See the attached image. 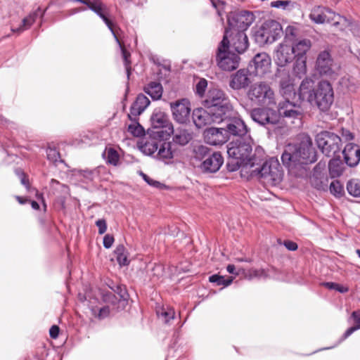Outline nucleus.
<instances>
[{
    "mask_svg": "<svg viewBox=\"0 0 360 360\" xmlns=\"http://www.w3.org/2000/svg\"><path fill=\"white\" fill-rule=\"evenodd\" d=\"M298 95L300 100L307 101L311 105L316 106L323 112L330 110L334 101L333 88L326 80H321L314 86V82L311 79H303L299 88Z\"/></svg>",
    "mask_w": 360,
    "mask_h": 360,
    "instance_id": "nucleus-1",
    "label": "nucleus"
},
{
    "mask_svg": "<svg viewBox=\"0 0 360 360\" xmlns=\"http://www.w3.org/2000/svg\"><path fill=\"white\" fill-rule=\"evenodd\" d=\"M252 140L250 136L236 137L228 143L226 167L229 172L237 171L240 167L253 168L259 164L255 154L252 155Z\"/></svg>",
    "mask_w": 360,
    "mask_h": 360,
    "instance_id": "nucleus-2",
    "label": "nucleus"
},
{
    "mask_svg": "<svg viewBox=\"0 0 360 360\" xmlns=\"http://www.w3.org/2000/svg\"><path fill=\"white\" fill-rule=\"evenodd\" d=\"M281 160L289 169L316 162V151L309 136H304L297 144H288L281 155Z\"/></svg>",
    "mask_w": 360,
    "mask_h": 360,
    "instance_id": "nucleus-3",
    "label": "nucleus"
},
{
    "mask_svg": "<svg viewBox=\"0 0 360 360\" xmlns=\"http://www.w3.org/2000/svg\"><path fill=\"white\" fill-rule=\"evenodd\" d=\"M203 105L221 117H227L233 112V105L225 92L219 89H211L202 101Z\"/></svg>",
    "mask_w": 360,
    "mask_h": 360,
    "instance_id": "nucleus-4",
    "label": "nucleus"
},
{
    "mask_svg": "<svg viewBox=\"0 0 360 360\" xmlns=\"http://www.w3.org/2000/svg\"><path fill=\"white\" fill-rule=\"evenodd\" d=\"M229 44L227 35L224 36L217 47L216 63L221 70L231 72L239 67L240 57L238 53H233L229 49Z\"/></svg>",
    "mask_w": 360,
    "mask_h": 360,
    "instance_id": "nucleus-5",
    "label": "nucleus"
},
{
    "mask_svg": "<svg viewBox=\"0 0 360 360\" xmlns=\"http://www.w3.org/2000/svg\"><path fill=\"white\" fill-rule=\"evenodd\" d=\"M283 34L281 25L276 20H266L253 32L255 41L259 46L272 44Z\"/></svg>",
    "mask_w": 360,
    "mask_h": 360,
    "instance_id": "nucleus-6",
    "label": "nucleus"
},
{
    "mask_svg": "<svg viewBox=\"0 0 360 360\" xmlns=\"http://www.w3.org/2000/svg\"><path fill=\"white\" fill-rule=\"evenodd\" d=\"M315 141L318 148L327 157L341 153L342 139L339 135L330 131H322L316 134Z\"/></svg>",
    "mask_w": 360,
    "mask_h": 360,
    "instance_id": "nucleus-7",
    "label": "nucleus"
},
{
    "mask_svg": "<svg viewBox=\"0 0 360 360\" xmlns=\"http://www.w3.org/2000/svg\"><path fill=\"white\" fill-rule=\"evenodd\" d=\"M247 96L252 103L257 105L276 104L274 92L264 82H256L251 85Z\"/></svg>",
    "mask_w": 360,
    "mask_h": 360,
    "instance_id": "nucleus-8",
    "label": "nucleus"
},
{
    "mask_svg": "<svg viewBox=\"0 0 360 360\" xmlns=\"http://www.w3.org/2000/svg\"><path fill=\"white\" fill-rule=\"evenodd\" d=\"M151 126L156 131L154 134L162 139H167L174 131L172 124L167 115L162 111H155L150 117Z\"/></svg>",
    "mask_w": 360,
    "mask_h": 360,
    "instance_id": "nucleus-9",
    "label": "nucleus"
},
{
    "mask_svg": "<svg viewBox=\"0 0 360 360\" xmlns=\"http://www.w3.org/2000/svg\"><path fill=\"white\" fill-rule=\"evenodd\" d=\"M227 20L229 27L226 30L245 32L253 22L254 15L248 11L233 12L228 15Z\"/></svg>",
    "mask_w": 360,
    "mask_h": 360,
    "instance_id": "nucleus-10",
    "label": "nucleus"
},
{
    "mask_svg": "<svg viewBox=\"0 0 360 360\" xmlns=\"http://www.w3.org/2000/svg\"><path fill=\"white\" fill-rule=\"evenodd\" d=\"M250 115L254 122L267 129L269 126L274 127L279 122V115L276 110L270 108H255Z\"/></svg>",
    "mask_w": 360,
    "mask_h": 360,
    "instance_id": "nucleus-11",
    "label": "nucleus"
},
{
    "mask_svg": "<svg viewBox=\"0 0 360 360\" xmlns=\"http://www.w3.org/2000/svg\"><path fill=\"white\" fill-rule=\"evenodd\" d=\"M192 118L194 124L198 129L213 123L219 124L223 121V118L221 117L219 114L213 112L207 108V110L203 108L195 109L193 112Z\"/></svg>",
    "mask_w": 360,
    "mask_h": 360,
    "instance_id": "nucleus-12",
    "label": "nucleus"
},
{
    "mask_svg": "<svg viewBox=\"0 0 360 360\" xmlns=\"http://www.w3.org/2000/svg\"><path fill=\"white\" fill-rule=\"evenodd\" d=\"M174 120L179 124H186L190 120L191 103L187 98H181L169 103Z\"/></svg>",
    "mask_w": 360,
    "mask_h": 360,
    "instance_id": "nucleus-13",
    "label": "nucleus"
},
{
    "mask_svg": "<svg viewBox=\"0 0 360 360\" xmlns=\"http://www.w3.org/2000/svg\"><path fill=\"white\" fill-rule=\"evenodd\" d=\"M236 112L233 109L232 113L227 117H223V122H226V132L227 136L233 135L236 137L247 136L248 128L242 119L235 115Z\"/></svg>",
    "mask_w": 360,
    "mask_h": 360,
    "instance_id": "nucleus-14",
    "label": "nucleus"
},
{
    "mask_svg": "<svg viewBox=\"0 0 360 360\" xmlns=\"http://www.w3.org/2000/svg\"><path fill=\"white\" fill-rule=\"evenodd\" d=\"M271 60L269 56L264 53L256 54L249 64L250 72L258 77H263L269 72Z\"/></svg>",
    "mask_w": 360,
    "mask_h": 360,
    "instance_id": "nucleus-15",
    "label": "nucleus"
},
{
    "mask_svg": "<svg viewBox=\"0 0 360 360\" xmlns=\"http://www.w3.org/2000/svg\"><path fill=\"white\" fill-rule=\"evenodd\" d=\"M226 35L227 41L229 42V49L232 48L239 55L245 53L248 49V38L245 32L225 30L224 36Z\"/></svg>",
    "mask_w": 360,
    "mask_h": 360,
    "instance_id": "nucleus-16",
    "label": "nucleus"
},
{
    "mask_svg": "<svg viewBox=\"0 0 360 360\" xmlns=\"http://www.w3.org/2000/svg\"><path fill=\"white\" fill-rule=\"evenodd\" d=\"M276 112L279 115V119L281 117L290 119H300L302 115L300 105L290 102L288 98L278 103Z\"/></svg>",
    "mask_w": 360,
    "mask_h": 360,
    "instance_id": "nucleus-17",
    "label": "nucleus"
},
{
    "mask_svg": "<svg viewBox=\"0 0 360 360\" xmlns=\"http://www.w3.org/2000/svg\"><path fill=\"white\" fill-rule=\"evenodd\" d=\"M224 163V158L221 153L213 151L199 166L205 174H214L219 170Z\"/></svg>",
    "mask_w": 360,
    "mask_h": 360,
    "instance_id": "nucleus-18",
    "label": "nucleus"
},
{
    "mask_svg": "<svg viewBox=\"0 0 360 360\" xmlns=\"http://www.w3.org/2000/svg\"><path fill=\"white\" fill-rule=\"evenodd\" d=\"M203 135L205 141L212 146L222 145L229 138L224 128L210 127L205 129Z\"/></svg>",
    "mask_w": 360,
    "mask_h": 360,
    "instance_id": "nucleus-19",
    "label": "nucleus"
},
{
    "mask_svg": "<svg viewBox=\"0 0 360 360\" xmlns=\"http://www.w3.org/2000/svg\"><path fill=\"white\" fill-rule=\"evenodd\" d=\"M276 77L279 78L280 92L283 97L289 98L295 94L293 82L288 71L278 70Z\"/></svg>",
    "mask_w": 360,
    "mask_h": 360,
    "instance_id": "nucleus-20",
    "label": "nucleus"
},
{
    "mask_svg": "<svg viewBox=\"0 0 360 360\" xmlns=\"http://www.w3.org/2000/svg\"><path fill=\"white\" fill-rule=\"evenodd\" d=\"M248 69H240L231 75L229 85L233 90L245 89L250 83Z\"/></svg>",
    "mask_w": 360,
    "mask_h": 360,
    "instance_id": "nucleus-21",
    "label": "nucleus"
},
{
    "mask_svg": "<svg viewBox=\"0 0 360 360\" xmlns=\"http://www.w3.org/2000/svg\"><path fill=\"white\" fill-rule=\"evenodd\" d=\"M88 8L98 15L103 20L112 34L115 35L112 23L108 18L109 9L107 6L104 4L101 0H93L91 1Z\"/></svg>",
    "mask_w": 360,
    "mask_h": 360,
    "instance_id": "nucleus-22",
    "label": "nucleus"
},
{
    "mask_svg": "<svg viewBox=\"0 0 360 360\" xmlns=\"http://www.w3.org/2000/svg\"><path fill=\"white\" fill-rule=\"evenodd\" d=\"M292 50L291 46L281 44L275 52L276 63L280 67H284L291 63L295 58Z\"/></svg>",
    "mask_w": 360,
    "mask_h": 360,
    "instance_id": "nucleus-23",
    "label": "nucleus"
},
{
    "mask_svg": "<svg viewBox=\"0 0 360 360\" xmlns=\"http://www.w3.org/2000/svg\"><path fill=\"white\" fill-rule=\"evenodd\" d=\"M166 140L160 139V143L155 157L160 160L168 163L174 158L176 150L173 148V143L166 141Z\"/></svg>",
    "mask_w": 360,
    "mask_h": 360,
    "instance_id": "nucleus-24",
    "label": "nucleus"
},
{
    "mask_svg": "<svg viewBox=\"0 0 360 360\" xmlns=\"http://www.w3.org/2000/svg\"><path fill=\"white\" fill-rule=\"evenodd\" d=\"M341 153L343 155L345 162L349 167L356 166L360 161V148L356 144H347Z\"/></svg>",
    "mask_w": 360,
    "mask_h": 360,
    "instance_id": "nucleus-25",
    "label": "nucleus"
},
{
    "mask_svg": "<svg viewBox=\"0 0 360 360\" xmlns=\"http://www.w3.org/2000/svg\"><path fill=\"white\" fill-rule=\"evenodd\" d=\"M332 59L328 51L321 52L316 62V68L321 75H330L332 70Z\"/></svg>",
    "mask_w": 360,
    "mask_h": 360,
    "instance_id": "nucleus-26",
    "label": "nucleus"
},
{
    "mask_svg": "<svg viewBox=\"0 0 360 360\" xmlns=\"http://www.w3.org/2000/svg\"><path fill=\"white\" fill-rule=\"evenodd\" d=\"M326 13L333 14L334 16L335 15V13L331 9L322 6H317L311 10L309 14V18L316 24H323L326 22H332L334 19L333 18H328Z\"/></svg>",
    "mask_w": 360,
    "mask_h": 360,
    "instance_id": "nucleus-27",
    "label": "nucleus"
},
{
    "mask_svg": "<svg viewBox=\"0 0 360 360\" xmlns=\"http://www.w3.org/2000/svg\"><path fill=\"white\" fill-rule=\"evenodd\" d=\"M150 103V100L145 95L143 94H139L130 108V113L128 115L129 118L131 119V117H136L140 115Z\"/></svg>",
    "mask_w": 360,
    "mask_h": 360,
    "instance_id": "nucleus-28",
    "label": "nucleus"
},
{
    "mask_svg": "<svg viewBox=\"0 0 360 360\" xmlns=\"http://www.w3.org/2000/svg\"><path fill=\"white\" fill-rule=\"evenodd\" d=\"M45 11L46 9L42 11L41 8L39 7L37 11H34L33 13H30L28 16L23 18L22 20V24L19 27L14 28L12 26L11 31L13 32H16L19 34L29 29L39 16L42 17L44 15Z\"/></svg>",
    "mask_w": 360,
    "mask_h": 360,
    "instance_id": "nucleus-29",
    "label": "nucleus"
},
{
    "mask_svg": "<svg viewBox=\"0 0 360 360\" xmlns=\"http://www.w3.org/2000/svg\"><path fill=\"white\" fill-rule=\"evenodd\" d=\"M172 134H173V144L175 143L181 146L187 145L193 139L192 133L186 129L178 128L175 131L174 130Z\"/></svg>",
    "mask_w": 360,
    "mask_h": 360,
    "instance_id": "nucleus-30",
    "label": "nucleus"
},
{
    "mask_svg": "<svg viewBox=\"0 0 360 360\" xmlns=\"http://www.w3.org/2000/svg\"><path fill=\"white\" fill-rule=\"evenodd\" d=\"M257 160H260V161L257 160V162L259 164L256 165L255 167L251 168V175L257 176L259 177L264 178L267 180L269 176V171L271 167V163H273V162H275L276 159L271 158L269 160L265 161L261 166H259V164L262 162V159L257 158Z\"/></svg>",
    "mask_w": 360,
    "mask_h": 360,
    "instance_id": "nucleus-31",
    "label": "nucleus"
},
{
    "mask_svg": "<svg viewBox=\"0 0 360 360\" xmlns=\"http://www.w3.org/2000/svg\"><path fill=\"white\" fill-rule=\"evenodd\" d=\"M311 46V41L307 39H304L297 42L295 41L293 45L291 46L292 53L295 56V58H306L305 55L309 50Z\"/></svg>",
    "mask_w": 360,
    "mask_h": 360,
    "instance_id": "nucleus-32",
    "label": "nucleus"
},
{
    "mask_svg": "<svg viewBox=\"0 0 360 360\" xmlns=\"http://www.w3.org/2000/svg\"><path fill=\"white\" fill-rule=\"evenodd\" d=\"M331 159L328 162L329 173L331 177L340 176L343 172V163L341 160V153L339 155L330 156Z\"/></svg>",
    "mask_w": 360,
    "mask_h": 360,
    "instance_id": "nucleus-33",
    "label": "nucleus"
},
{
    "mask_svg": "<svg viewBox=\"0 0 360 360\" xmlns=\"http://www.w3.org/2000/svg\"><path fill=\"white\" fill-rule=\"evenodd\" d=\"M144 92L154 101L161 98L163 93L162 84L158 82H150L143 88Z\"/></svg>",
    "mask_w": 360,
    "mask_h": 360,
    "instance_id": "nucleus-34",
    "label": "nucleus"
},
{
    "mask_svg": "<svg viewBox=\"0 0 360 360\" xmlns=\"http://www.w3.org/2000/svg\"><path fill=\"white\" fill-rule=\"evenodd\" d=\"M283 171L279 162L276 159L275 162L271 163V167L269 171V176L267 181H271L274 184L279 183L283 179Z\"/></svg>",
    "mask_w": 360,
    "mask_h": 360,
    "instance_id": "nucleus-35",
    "label": "nucleus"
},
{
    "mask_svg": "<svg viewBox=\"0 0 360 360\" xmlns=\"http://www.w3.org/2000/svg\"><path fill=\"white\" fill-rule=\"evenodd\" d=\"M160 143V139H150L146 140L144 143L139 146V148L142 153L147 155H153L157 153L158 146Z\"/></svg>",
    "mask_w": 360,
    "mask_h": 360,
    "instance_id": "nucleus-36",
    "label": "nucleus"
},
{
    "mask_svg": "<svg viewBox=\"0 0 360 360\" xmlns=\"http://www.w3.org/2000/svg\"><path fill=\"white\" fill-rule=\"evenodd\" d=\"M212 152V150L206 146L197 145L193 148V158L202 162Z\"/></svg>",
    "mask_w": 360,
    "mask_h": 360,
    "instance_id": "nucleus-37",
    "label": "nucleus"
},
{
    "mask_svg": "<svg viewBox=\"0 0 360 360\" xmlns=\"http://www.w3.org/2000/svg\"><path fill=\"white\" fill-rule=\"evenodd\" d=\"M156 313L158 318L165 323H169L175 318L174 309L169 306H162L157 309Z\"/></svg>",
    "mask_w": 360,
    "mask_h": 360,
    "instance_id": "nucleus-38",
    "label": "nucleus"
},
{
    "mask_svg": "<svg viewBox=\"0 0 360 360\" xmlns=\"http://www.w3.org/2000/svg\"><path fill=\"white\" fill-rule=\"evenodd\" d=\"M131 123L128 125L127 131L136 137H141L145 134L143 127L139 123L136 117H131Z\"/></svg>",
    "mask_w": 360,
    "mask_h": 360,
    "instance_id": "nucleus-39",
    "label": "nucleus"
},
{
    "mask_svg": "<svg viewBox=\"0 0 360 360\" xmlns=\"http://www.w3.org/2000/svg\"><path fill=\"white\" fill-rule=\"evenodd\" d=\"M352 317L354 319L355 322V326L349 328L345 333L342 335V338L340 340V342L343 341L349 337L354 331L360 329V311H354L352 314Z\"/></svg>",
    "mask_w": 360,
    "mask_h": 360,
    "instance_id": "nucleus-40",
    "label": "nucleus"
},
{
    "mask_svg": "<svg viewBox=\"0 0 360 360\" xmlns=\"http://www.w3.org/2000/svg\"><path fill=\"white\" fill-rule=\"evenodd\" d=\"M113 36L121 48L122 55V58L124 60V66L126 68V72H127V78L129 79V75H130V72H131V67H130L131 62L129 60L130 53L129 51H127L124 46H122L117 35L115 34V35H113Z\"/></svg>",
    "mask_w": 360,
    "mask_h": 360,
    "instance_id": "nucleus-41",
    "label": "nucleus"
},
{
    "mask_svg": "<svg viewBox=\"0 0 360 360\" xmlns=\"http://www.w3.org/2000/svg\"><path fill=\"white\" fill-rule=\"evenodd\" d=\"M347 190L349 195L354 197H360V181L351 179L347 184Z\"/></svg>",
    "mask_w": 360,
    "mask_h": 360,
    "instance_id": "nucleus-42",
    "label": "nucleus"
},
{
    "mask_svg": "<svg viewBox=\"0 0 360 360\" xmlns=\"http://www.w3.org/2000/svg\"><path fill=\"white\" fill-rule=\"evenodd\" d=\"M233 277L226 278L224 276L217 274H214L209 277L210 283H216L217 285H224V287L229 286L233 282Z\"/></svg>",
    "mask_w": 360,
    "mask_h": 360,
    "instance_id": "nucleus-43",
    "label": "nucleus"
},
{
    "mask_svg": "<svg viewBox=\"0 0 360 360\" xmlns=\"http://www.w3.org/2000/svg\"><path fill=\"white\" fill-rule=\"evenodd\" d=\"M294 72L297 77L301 78L306 74V58H297L293 68Z\"/></svg>",
    "mask_w": 360,
    "mask_h": 360,
    "instance_id": "nucleus-44",
    "label": "nucleus"
},
{
    "mask_svg": "<svg viewBox=\"0 0 360 360\" xmlns=\"http://www.w3.org/2000/svg\"><path fill=\"white\" fill-rule=\"evenodd\" d=\"M330 192L334 196L340 198L344 195V188L340 181L334 180L330 184Z\"/></svg>",
    "mask_w": 360,
    "mask_h": 360,
    "instance_id": "nucleus-45",
    "label": "nucleus"
},
{
    "mask_svg": "<svg viewBox=\"0 0 360 360\" xmlns=\"http://www.w3.org/2000/svg\"><path fill=\"white\" fill-rule=\"evenodd\" d=\"M46 152L48 160L52 162L53 163L56 164L57 162H63V160L60 158V153L56 148L49 146L46 148Z\"/></svg>",
    "mask_w": 360,
    "mask_h": 360,
    "instance_id": "nucleus-46",
    "label": "nucleus"
},
{
    "mask_svg": "<svg viewBox=\"0 0 360 360\" xmlns=\"http://www.w3.org/2000/svg\"><path fill=\"white\" fill-rule=\"evenodd\" d=\"M298 35V30L294 26L288 25L285 30V40L294 43Z\"/></svg>",
    "mask_w": 360,
    "mask_h": 360,
    "instance_id": "nucleus-47",
    "label": "nucleus"
},
{
    "mask_svg": "<svg viewBox=\"0 0 360 360\" xmlns=\"http://www.w3.org/2000/svg\"><path fill=\"white\" fill-rule=\"evenodd\" d=\"M120 160V156L116 150L110 148L107 150V162L112 165H117Z\"/></svg>",
    "mask_w": 360,
    "mask_h": 360,
    "instance_id": "nucleus-48",
    "label": "nucleus"
},
{
    "mask_svg": "<svg viewBox=\"0 0 360 360\" xmlns=\"http://www.w3.org/2000/svg\"><path fill=\"white\" fill-rule=\"evenodd\" d=\"M77 174L80 177H83L84 179V183H88L94 180L95 176V171L89 169H79L77 171Z\"/></svg>",
    "mask_w": 360,
    "mask_h": 360,
    "instance_id": "nucleus-49",
    "label": "nucleus"
},
{
    "mask_svg": "<svg viewBox=\"0 0 360 360\" xmlns=\"http://www.w3.org/2000/svg\"><path fill=\"white\" fill-rule=\"evenodd\" d=\"M269 269H259L250 271L251 278H266L269 276Z\"/></svg>",
    "mask_w": 360,
    "mask_h": 360,
    "instance_id": "nucleus-50",
    "label": "nucleus"
},
{
    "mask_svg": "<svg viewBox=\"0 0 360 360\" xmlns=\"http://www.w3.org/2000/svg\"><path fill=\"white\" fill-rule=\"evenodd\" d=\"M207 86V82L205 79H201L196 84L195 91L196 94L202 97L205 94L206 88Z\"/></svg>",
    "mask_w": 360,
    "mask_h": 360,
    "instance_id": "nucleus-51",
    "label": "nucleus"
},
{
    "mask_svg": "<svg viewBox=\"0 0 360 360\" xmlns=\"http://www.w3.org/2000/svg\"><path fill=\"white\" fill-rule=\"evenodd\" d=\"M291 4L290 1L288 0H278L271 2V6L276 8L286 9L287 6Z\"/></svg>",
    "mask_w": 360,
    "mask_h": 360,
    "instance_id": "nucleus-52",
    "label": "nucleus"
},
{
    "mask_svg": "<svg viewBox=\"0 0 360 360\" xmlns=\"http://www.w3.org/2000/svg\"><path fill=\"white\" fill-rule=\"evenodd\" d=\"M212 6L217 10L218 15H222V10L224 6V2L220 0H210Z\"/></svg>",
    "mask_w": 360,
    "mask_h": 360,
    "instance_id": "nucleus-53",
    "label": "nucleus"
},
{
    "mask_svg": "<svg viewBox=\"0 0 360 360\" xmlns=\"http://www.w3.org/2000/svg\"><path fill=\"white\" fill-rule=\"evenodd\" d=\"M15 172L16 175L20 178L21 184L25 187L28 188L29 181L26 176V174L20 169H16Z\"/></svg>",
    "mask_w": 360,
    "mask_h": 360,
    "instance_id": "nucleus-54",
    "label": "nucleus"
},
{
    "mask_svg": "<svg viewBox=\"0 0 360 360\" xmlns=\"http://www.w3.org/2000/svg\"><path fill=\"white\" fill-rule=\"evenodd\" d=\"M141 175L142 176L143 180L150 186H152L155 188H159L161 184L159 181L152 179L150 177H149L147 174H144L143 172H141Z\"/></svg>",
    "mask_w": 360,
    "mask_h": 360,
    "instance_id": "nucleus-55",
    "label": "nucleus"
},
{
    "mask_svg": "<svg viewBox=\"0 0 360 360\" xmlns=\"http://www.w3.org/2000/svg\"><path fill=\"white\" fill-rule=\"evenodd\" d=\"M96 225L98 228V233L103 234L107 230V223L104 219H100L96 221Z\"/></svg>",
    "mask_w": 360,
    "mask_h": 360,
    "instance_id": "nucleus-56",
    "label": "nucleus"
},
{
    "mask_svg": "<svg viewBox=\"0 0 360 360\" xmlns=\"http://www.w3.org/2000/svg\"><path fill=\"white\" fill-rule=\"evenodd\" d=\"M115 241L113 236L110 234H106L103 238V246L106 249H109L112 247Z\"/></svg>",
    "mask_w": 360,
    "mask_h": 360,
    "instance_id": "nucleus-57",
    "label": "nucleus"
},
{
    "mask_svg": "<svg viewBox=\"0 0 360 360\" xmlns=\"http://www.w3.org/2000/svg\"><path fill=\"white\" fill-rule=\"evenodd\" d=\"M110 314V308L108 306L103 307L99 309L97 316L99 319H103Z\"/></svg>",
    "mask_w": 360,
    "mask_h": 360,
    "instance_id": "nucleus-58",
    "label": "nucleus"
},
{
    "mask_svg": "<svg viewBox=\"0 0 360 360\" xmlns=\"http://www.w3.org/2000/svg\"><path fill=\"white\" fill-rule=\"evenodd\" d=\"M341 135L345 141H352L354 139V134L348 129L342 128L341 129Z\"/></svg>",
    "mask_w": 360,
    "mask_h": 360,
    "instance_id": "nucleus-59",
    "label": "nucleus"
},
{
    "mask_svg": "<svg viewBox=\"0 0 360 360\" xmlns=\"http://www.w3.org/2000/svg\"><path fill=\"white\" fill-rule=\"evenodd\" d=\"M117 261L120 266H127L129 264V261L127 258V254L118 255L116 257Z\"/></svg>",
    "mask_w": 360,
    "mask_h": 360,
    "instance_id": "nucleus-60",
    "label": "nucleus"
},
{
    "mask_svg": "<svg viewBox=\"0 0 360 360\" xmlns=\"http://www.w3.org/2000/svg\"><path fill=\"white\" fill-rule=\"evenodd\" d=\"M114 291L119 295L120 299L125 300L128 295L126 289L121 285H117Z\"/></svg>",
    "mask_w": 360,
    "mask_h": 360,
    "instance_id": "nucleus-61",
    "label": "nucleus"
},
{
    "mask_svg": "<svg viewBox=\"0 0 360 360\" xmlns=\"http://www.w3.org/2000/svg\"><path fill=\"white\" fill-rule=\"evenodd\" d=\"M60 328L58 326L53 325L49 330V335L51 338L56 339L58 337Z\"/></svg>",
    "mask_w": 360,
    "mask_h": 360,
    "instance_id": "nucleus-62",
    "label": "nucleus"
},
{
    "mask_svg": "<svg viewBox=\"0 0 360 360\" xmlns=\"http://www.w3.org/2000/svg\"><path fill=\"white\" fill-rule=\"evenodd\" d=\"M103 299L105 302L114 303L117 300L115 295L111 292H107L103 295Z\"/></svg>",
    "mask_w": 360,
    "mask_h": 360,
    "instance_id": "nucleus-63",
    "label": "nucleus"
},
{
    "mask_svg": "<svg viewBox=\"0 0 360 360\" xmlns=\"http://www.w3.org/2000/svg\"><path fill=\"white\" fill-rule=\"evenodd\" d=\"M283 245L288 250L290 251H295L298 248L297 243L292 240H285Z\"/></svg>",
    "mask_w": 360,
    "mask_h": 360,
    "instance_id": "nucleus-64",
    "label": "nucleus"
}]
</instances>
